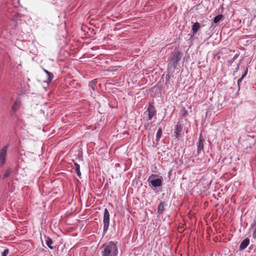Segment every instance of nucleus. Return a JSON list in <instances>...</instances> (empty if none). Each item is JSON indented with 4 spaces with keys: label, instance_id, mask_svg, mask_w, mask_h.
<instances>
[{
    "label": "nucleus",
    "instance_id": "obj_1",
    "mask_svg": "<svg viewBox=\"0 0 256 256\" xmlns=\"http://www.w3.org/2000/svg\"><path fill=\"white\" fill-rule=\"evenodd\" d=\"M101 256H120L121 252L118 242L110 240L104 243L100 248Z\"/></svg>",
    "mask_w": 256,
    "mask_h": 256
},
{
    "label": "nucleus",
    "instance_id": "obj_2",
    "mask_svg": "<svg viewBox=\"0 0 256 256\" xmlns=\"http://www.w3.org/2000/svg\"><path fill=\"white\" fill-rule=\"evenodd\" d=\"M147 182L151 190L156 194H159L162 190L164 178L162 176L152 174L148 176Z\"/></svg>",
    "mask_w": 256,
    "mask_h": 256
},
{
    "label": "nucleus",
    "instance_id": "obj_3",
    "mask_svg": "<svg viewBox=\"0 0 256 256\" xmlns=\"http://www.w3.org/2000/svg\"><path fill=\"white\" fill-rule=\"evenodd\" d=\"M182 54L178 51L172 52L168 58V68L174 70L179 66V62L182 58Z\"/></svg>",
    "mask_w": 256,
    "mask_h": 256
},
{
    "label": "nucleus",
    "instance_id": "obj_4",
    "mask_svg": "<svg viewBox=\"0 0 256 256\" xmlns=\"http://www.w3.org/2000/svg\"><path fill=\"white\" fill-rule=\"evenodd\" d=\"M110 222V215L109 212L107 208H105L103 216V232L102 237H104L107 233Z\"/></svg>",
    "mask_w": 256,
    "mask_h": 256
},
{
    "label": "nucleus",
    "instance_id": "obj_5",
    "mask_svg": "<svg viewBox=\"0 0 256 256\" xmlns=\"http://www.w3.org/2000/svg\"><path fill=\"white\" fill-rule=\"evenodd\" d=\"M8 146H4L0 150V166H3L6 162V156Z\"/></svg>",
    "mask_w": 256,
    "mask_h": 256
},
{
    "label": "nucleus",
    "instance_id": "obj_6",
    "mask_svg": "<svg viewBox=\"0 0 256 256\" xmlns=\"http://www.w3.org/2000/svg\"><path fill=\"white\" fill-rule=\"evenodd\" d=\"M204 139L200 134L198 138V141L197 143V156L202 153L204 150Z\"/></svg>",
    "mask_w": 256,
    "mask_h": 256
},
{
    "label": "nucleus",
    "instance_id": "obj_7",
    "mask_svg": "<svg viewBox=\"0 0 256 256\" xmlns=\"http://www.w3.org/2000/svg\"><path fill=\"white\" fill-rule=\"evenodd\" d=\"M174 136L176 139L178 140L181 136V132L182 130V126L179 122L177 123L174 126Z\"/></svg>",
    "mask_w": 256,
    "mask_h": 256
},
{
    "label": "nucleus",
    "instance_id": "obj_8",
    "mask_svg": "<svg viewBox=\"0 0 256 256\" xmlns=\"http://www.w3.org/2000/svg\"><path fill=\"white\" fill-rule=\"evenodd\" d=\"M146 112H148V120H150L156 114V110L155 107L152 104H150Z\"/></svg>",
    "mask_w": 256,
    "mask_h": 256
},
{
    "label": "nucleus",
    "instance_id": "obj_9",
    "mask_svg": "<svg viewBox=\"0 0 256 256\" xmlns=\"http://www.w3.org/2000/svg\"><path fill=\"white\" fill-rule=\"evenodd\" d=\"M21 104V100L20 98H18L14 103L12 106V114H14L19 109L20 106Z\"/></svg>",
    "mask_w": 256,
    "mask_h": 256
},
{
    "label": "nucleus",
    "instance_id": "obj_10",
    "mask_svg": "<svg viewBox=\"0 0 256 256\" xmlns=\"http://www.w3.org/2000/svg\"><path fill=\"white\" fill-rule=\"evenodd\" d=\"M250 242V240L249 238H245L240 244L238 250L240 251L246 248L249 245Z\"/></svg>",
    "mask_w": 256,
    "mask_h": 256
},
{
    "label": "nucleus",
    "instance_id": "obj_11",
    "mask_svg": "<svg viewBox=\"0 0 256 256\" xmlns=\"http://www.w3.org/2000/svg\"><path fill=\"white\" fill-rule=\"evenodd\" d=\"M201 28L202 26L200 24L199 22H194L192 26L191 29V32L192 33V36H194V34H196Z\"/></svg>",
    "mask_w": 256,
    "mask_h": 256
},
{
    "label": "nucleus",
    "instance_id": "obj_12",
    "mask_svg": "<svg viewBox=\"0 0 256 256\" xmlns=\"http://www.w3.org/2000/svg\"><path fill=\"white\" fill-rule=\"evenodd\" d=\"M44 70L46 72L48 76V80L46 81V82L48 84L54 78V74H52V73L50 72L48 70L44 69Z\"/></svg>",
    "mask_w": 256,
    "mask_h": 256
},
{
    "label": "nucleus",
    "instance_id": "obj_13",
    "mask_svg": "<svg viewBox=\"0 0 256 256\" xmlns=\"http://www.w3.org/2000/svg\"><path fill=\"white\" fill-rule=\"evenodd\" d=\"M164 202H160L158 206V213L160 214H162L164 211Z\"/></svg>",
    "mask_w": 256,
    "mask_h": 256
},
{
    "label": "nucleus",
    "instance_id": "obj_14",
    "mask_svg": "<svg viewBox=\"0 0 256 256\" xmlns=\"http://www.w3.org/2000/svg\"><path fill=\"white\" fill-rule=\"evenodd\" d=\"M250 228L254 229L252 236L253 239L256 242V220L250 225Z\"/></svg>",
    "mask_w": 256,
    "mask_h": 256
},
{
    "label": "nucleus",
    "instance_id": "obj_15",
    "mask_svg": "<svg viewBox=\"0 0 256 256\" xmlns=\"http://www.w3.org/2000/svg\"><path fill=\"white\" fill-rule=\"evenodd\" d=\"M74 165L76 168V174L79 178H80L82 174H81V172L80 170V164H78L77 162H74Z\"/></svg>",
    "mask_w": 256,
    "mask_h": 256
},
{
    "label": "nucleus",
    "instance_id": "obj_16",
    "mask_svg": "<svg viewBox=\"0 0 256 256\" xmlns=\"http://www.w3.org/2000/svg\"><path fill=\"white\" fill-rule=\"evenodd\" d=\"M46 243L47 246L50 249L53 250V247L51 245L53 244V241L52 238L49 237H47L46 240Z\"/></svg>",
    "mask_w": 256,
    "mask_h": 256
},
{
    "label": "nucleus",
    "instance_id": "obj_17",
    "mask_svg": "<svg viewBox=\"0 0 256 256\" xmlns=\"http://www.w3.org/2000/svg\"><path fill=\"white\" fill-rule=\"evenodd\" d=\"M162 130L161 128H159L156 134V141L158 142L160 140V138L162 136Z\"/></svg>",
    "mask_w": 256,
    "mask_h": 256
},
{
    "label": "nucleus",
    "instance_id": "obj_18",
    "mask_svg": "<svg viewBox=\"0 0 256 256\" xmlns=\"http://www.w3.org/2000/svg\"><path fill=\"white\" fill-rule=\"evenodd\" d=\"M222 18L223 15L222 14H218L214 17L213 22L214 24H217L222 19Z\"/></svg>",
    "mask_w": 256,
    "mask_h": 256
},
{
    "label": "nucleus",
    "instance_id": "obj_19",
    "mask_svg": "<svg viewBox=\"0 0 256 256\" xmlns=\"http://www.w3.org/2000/svg\"><path fill=\"white\" fill-rule=\"evenodd\" d=\"M242 69L243 70V72L241 77L242 78H244L248 74V69L247 66H244Z\"/></svg>",
    "mask_w": 256,
    "mask_h": 256
},
{
    "label": "nucleus",
    "instance_id": "obj_20",
    "mask_svg": "<svg viewBox=\"0 0 256 256\" xmlns=\"http://www.w3.org/2000/svg\"><path fill=\"white\" fill-rule=\"evenodd\" d=\"M121 70L120 66H116L115 68L108 69V70L110 72H118Z\"/></svg>",
    "mask_w": 256,
    "mask_h": 256
},
{
    "label": "nucleus",
    "instance_id": "obj_21",
    "mask_svg": "<svg viewBox=\"0 0 256 256\" xmlns=\"http://www.w3.org/2000/svg\"><path fill=\"white\" fill-rule=\"evenodd\" d=\"M96 80H92L91 82H90L89 83V86L94 90V88L96 86Z\"/></svg>",
    "mask_w": 256,
    "mask_h": 256
},
{
    "label": "nucleus",
    "instance_id": "obj_22",
    "mask_svg": "<svg viewBox=\"0 0 256 256\" xmlns=\"http://www.w3.org/2000/svg\"><path fill=\"white\" fill-rule=\"evenodd\" d=\"M12 170L10 169H8L4 173L2 176V179L4 180L7 177H8L10 174H11Z\"/></svg>",
    "mask_w": 256,
    "mask_h": 256
},
{
    "label": "nucleus",
    "instance_id": "obj_23",
    "mask_svg": "<svg viewBox=\"0 0 256 256\" xmlns=\"http://www.w3.org/2000/svg\"><path fill=\"white\" fill-rule=\"evenodd\" d=\"M238 54H236L234 57L229 61V62L232 64L234 60L238 58Z\"/></svg>",
    "mask_w": 256,
    "mask_h": 256
},
{
    "label": "nucleus",
    "instance_id": "obj_24",
    "mask_svg": "<svg viewBox=\"0 0 256 256\" xmlns=\"http://www.w3.org/2000/svg\"><path fill=\"white\" fill-rule=\"evenodd\" d=\"M9 252V250L6 248L2 252V256H6Z\"/></svg>",
    "mask_w": 256,
    "mask_h": 256
},
{
    "label": "nucleus",
    "instance_id": "obj_25",
    "mask_svg": "<svg viewBox=\"0 0 256 256\" xmlns=\"http://www.w3.org/2000/svg\"><path fill=\"white\" fill-rule=\"evenodd\" d=\"M243 80H244V78H242V77H241L237 81V86H238V90H240V84Z\"/></svg>",
    "mask_w": 256,
    "mask_h": 256
},
{
    "label": "nucleus",
    "instance_id": "obj_26",
    "mask_svg": "<svg viewBox=\"0 0 256 256\" xmlns=\"http://www.w3.org/2000/svg\"><path fill=\"white\" fill-rule=\"evenodd\" d=\"M170 76L169 74H166V84L170 82Z\"/></svg>",
    "mask_w": 256,
    "mask_h": 256
},
{
    "label": "nucleus",
    "instance_id": "obj_27",
    "mask_svg": "<svg viewBox=\"0 0 256 256\" xmlns=\"http://www.w3.org/2000/svg\"><path fill=\"white\" fill-rule=\"evenodd\" d=\"M240 68V64H238L236 66V68H235L234 72H237L239 70Z\"/></svg>",
    "mask_w": 256,
    "mask_h": 256
},
{
    "label": "nucleus",
    "instance_id": "obj_28",
    "mask_svg": "<svg viewBox=\"0 0 256 256\" xmlns=\"http://www.w3.org/2000/svg\"><path fill=\"white\" fill-rule=\"evenodd\" d=\"M186 114H188V112L186 111Z\"/></svg>",
    "mask_w": 256,
    "mask_h": 256
}]
</instances>
